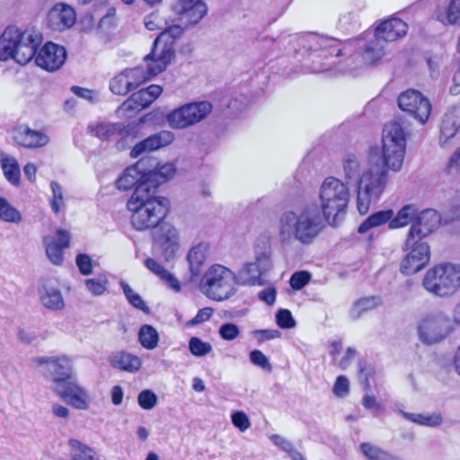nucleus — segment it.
<instances>
[{"mask_svg":"<svg viewBox=\"0 0 460 460\" xmlns=\"http://www.w3.org/2000/svg\"><path fill=\"white\" fill-rule=\"evenodd\" d=\"M137 401L142 409L150 410L155 407L157 397L153 391L146 389L139 393Z\"/></svg>","mask_w":460,"mask_h":460,"instance_id":"nucleus-52","label":"nucleus"},{"mask_svg":"<svg viewBox=\"0 0 460 460\" xmlns=\"http://www.w3.org/2000/svg\"><path fill=\"white\" fill-rule=\"evenodd\" d=\"M218 333L225 341H234L240 335V330L235 323H226L220 326Z\"/></svg>","mask_w":460,"mask_h":460,"instance_id":"nucleus-53","label":"nucleus"},{"mask_svg":"<svg viewBox=\"0 0 460 460\" xmlns=\"http://www.w3.org/2000/svg\"><path fill=\"white\" fill-rule=\"evenodd\" d=\"M58 240H50L44 238L46 243V255L51 263L60 265L64 261V250L70 245V234L64 229L56 231Z\"/></svg>","mask_w":460,"mask_h":460,"instance_id":"nucleus-25","label":"nucleus"},{"mask_svg":"<svg viewBox=\"0 0 460 460\" xmlns=\"http://www.w3.org/2000/svg\"><path fill=\"white\" fill-rule=\"evenodd\" d=\"M163 93V87L158 84H150L133 93L119 108L123 114L137 113L149 107Z\"/></svg>","mask_w":460,"mask_h":460,"instance_id":"nucleus-16","label":"nucleus"},{"mask_svg":"<svg viewBox=\"0 0 460 460\" xmlns=\"http://www.w3.org/2000/svg\"><path fill=\"white\" fill-rule=\"evenodd\" d=\"M356 354H357V351L355 349L350 348V347L347 348L344 356L339 362L340 368L342 370L347 369L349 367V366L350 365L351 361L356 357Z\"/></svg>","mask_w":460,"mask_h":460,"instance_id":"nucleus-63","label":"nucleus"},{"mask_svg":"<svg viewBox=\"0 0 460 460\" xmlns=\"http://www.w3.org/2000/svg\"><path fill=\"white\" fill-rule=\"evenodd\" d=\"M384 56V50L376 44H367L364 49V59L367 64L373 65L379 61Z\"/></svg>","mask_w":460,"mask_h":460,"instance_id":"nucleus-49","label":"nucleus"},{"mask_svg":"<svg viewBox=\"0 0 460 460\" xmlns=\"http://www.w3.org/2000/svg\"><path fill=\"white\" fill-rule=\"evenodd\" d=\"M438 223V218L434 211H423L412 221L406 238L410 241L425 242L424 239L436 230Z\"/></svg>","mask_w":460,"mask_h":460,"instance_id":"nucleus-20","label":"nucleus"},{"mask_svg":"<svg viewBox=\"0 0 460 460\" xmlns=\"http://www.w3.org/2000/svg\"><path fill=\"white\" fill-rule=\"evenodd\" d=\"M111 365L120 370L134 373L140 369L142 366L141 359L131 353L119 351L111 358Z\"/></svg>","mask_w":460,"mask_h":460,"instance_id":"nucleus-31","label":"nucleus"},{"mask_svg":"<svg viewBox=\"0 0 460 460\" xmlns=\"http://www.w3.org/2000/svg\"><path fill=\"white\" fill-rule=\"evenodd\" d=\"M122 289L126 298L132 306L143 311L147 309L141 296L138 294L135 293L128 284L123 283Z\"/></svg>","mask_w":460,"mask_h":460,"instance_id":"nucleus-50","label":"nucleus"},{"mask_svg":"<svg viewBox=\"0 0 460 460\" xmlns=\"http://www.w3.org/2000/svg\"><path fill=\"white\" fill-rule=\"evenodd\" d=\"M57 394L72 407L86 410L89 407V394L75 377L58 385Z\"/></svg>","mask_w":460,"mask_h":460,"instance_id":"nucleus-19","label":"nucleus"},{"mask_svg":"<svg viewBox=\"0 0 460 460\" xmlns=\"http://www.w3.org/2000/svg\"><path fill=\"white\" fill-rule=\"evenodd\" d=\"M160 337L155 327L150 324H144L138 331V341L143 348L148 350L155 349Z\"/></svg>","mask_w":460,"mask_h":460,"instance_id":"nucleus-37","label":"nucleus"},{"mask_svg":"<svg viewBox=\"0 0 460 460\" xmlns=\"http://www.w3.org/2000/svg\"><path fill=\"white\" fill-rule=\"evenodd\" d=\"M459 123L455 120L452 113L444 116L440 126V143L446 145L447 140L455 137L459 128Z\"/></svg>","mask_w":460,"mask_h":460,"instance_id":"nucleus-40","label":"nucleus"},{"mask_svg":"<svg viewBox=\"0 0 460 460\" xmlns=\"http://www.w3.org/2000/svg\"><path fill=\"white\" fill-rule=\"evenodd\" d=\"M175 173L176 168L174 164H157L154 170L145 172V178L140 186L157 192L160 185L172 179Z\"/></svg>","mask_w":460,"mask_h":460,"instance_id":"nucleus-24","label":"nucleus"},{"mask_svg":"<svg viewBox=\"0 0 460 460\" xmlns=\"http://www.w3.org/2000/svg\"><path fill=\"white\" fill-rule=\"evenodd\" d=\"M50 188L52 190V197L49 199V205L52 212L58 215L65 207L62 187L58 182L53 181L50 182Z\"/></svg>","mask_w":460,"mask_h":460,"instance_id":"nucleus-44","label":"nucleus"},{"mask_svg":"<svg viewBox=\"0 0 460 460\" xmlns=\"http://www.w3.org/2000/svg\"><path fill=\"white\" fill-rule=\"evenodd\" d=\"M211 111L212 104L209 102H190L170 111L166 120L171 128L182 129L201 121Z\"/></svg>","mask_w":460,"mask_h":460,"instance_id":"nucleus-11","label":"nucleus"},{"mask_svg":"<svg viewBox=\"0 0 460 460\" xmlns=\"http://www.w3.org/2000/svg\"><path fill=\"white\" fill-rule=\"evenodd\" d=\"M319 198L325 220L335 224L339 217L346 213L349 201V187L335 177H327L321 186Z\"/></svg>","mask_w":460,"mask_h":460,"instance_id":"nucleus-5","label":"nucleus"},{"mask_svg":"<svg viewBox=\"0 0 460 460\" xmlns=\"http://www.w3.org/2000/svg\"><path fill=\"white\" fill-rule=\"evenodd\" d=\"M270 440L272 443L279 447L281 450L287 452L289 456H291L294 453H296L297 450L294 447L293 444L289 442L288 440L285 439L279 435H272L270 437Z\"/></svg>","mask_w":460,"mask_h":460,"instance_id":"nucleus-61","label":"nucleus"},{"mask_svg":"<svg viewBox=\"0 0 460 460\" xmlns=\"http://www.w3.org/2000/svg\"><path fill=\"white\" fill-rule=\"evenodd\" d=\"M409 252L401 261L400 270L405 276L413 275L423 270L430 261V247L427 242H417L406 238L404 242Z\"/></svg>","mask_w":460,"mask_h":460,"instance_id":"nucleus-13","label":"nucleus"},{"mask_svg":"<svg viewBox=\"0 0 460 460\" xmlns=\"http://www.w3.org/2000/svg\"><path fill=\"white\" fill-rule=\"evenodd\" d=\"M332 393L339 398H342L349 393V382L345 376L341 375L337 376L332 387Z\"/></svg>","mask_w":460,"mask_h":460,"instance_id":"nucleus-54","label":"nucleus"},{"mask_svg":"<svg viewBox=\"0 0 460 460\" xmlns=\"http://www.w3.org/2000/svg\"><path fill=\"white\" fill-rule=\"evenodd\" d=\"M406 148V133L399 121L385 124L382 134V161L387 170L398 172L403 163Z\"/></svg>","mask_w":460,"mask_h":460,"instance_id":"nucleus-6","label":"nucleus"},{"mask_svg":"<svg viewBox=\"0 0 460 460\" xmlns=\"http://www.w3.org/2000/svg\"><path fill=\"white\" fill-rule=\"evenodd\" d=\"M358 161L354 155H348L343 160V169L347 179H351L358 172Z\"/></svg>","mask_w":460,"mask_h":460,"instance_id":"nucleus-57","label":"nucleus"},{"mask_svg":"<svg viewBox=\"0 0 460 460\" xmlns=\"http://www.w3.org/2000/svg\"><path fill=\"white\" fill-rule=\"evenodd\" d=\"M183 32L184 29L181 25H175L159 33L154 40L151 51L144 58L147 66L126 68L115 75L110 82L112 93L127 95L165 71L175 58L176 48Z\"/></svg>","mask_w":460,"mask_h":460,"instance_id":"nucleus-1","label":"nucleus"},{"mask_svg":"<svg viewBox=\"0 0 460 460\" xmlns=\"http://www.w3.org/2000/svg\"><path fill=\"white\" fill-rule=\"evenodd\" d=\"M399 108L413 117L420 124H425L431 112V103L428 98L414 89H408L398 96Z\"/></svg>","mask_w":460,"mask_h":460,"instance_id":"nucleus-14","label":"nucleus"},{"mask_svg":"<svg viewBox=\"0 0 460 460\" xmlns=\"http://www.w3.org/2000/svg\"><path fill=\"white\" fill-rule=\"evenodd\" d=\"M277 291L274 286H269L258 293V297L269 305H272L276 301Z\"/></svg>","mask_w":460,"mask_h":460,"instance_id":"nucleus-62","label":"nucleus"},{"mask_svg":"<svg viewBox=\"0 0 460 460\" xmlns=\"http://www.w3.org/2000/svg\"><path fill=\"white\" fill-rule=\"evenodd\" d=\"M42 36L32 31H23L8 26L0 39V60L13 58L19 64L25 65L32 58L36 60Z\"/></svg>","mask_w":460,"mask_h":460,"instance_id":"nucleus-3","label":"nucleus"},{"mask_svg":"<svg viewBox=\"0 0 460 460\" xmlns=\"http://www.w3.org/2000/svg\"><path fill=\"white\" fill-rule=\"evenodd\" d=\"M75 22V10L65 3L55 4L49 11L46 19L47 26L58 32L70 29Z\"/></svg>","mask_w":460,"mask_h":460,"instance_id":"nucleus-18","label":"nucleus"},{"mask_svg":"<svg viewBox=\"0 0 460 460\" xmlns=\"http://www.w3.org/2000/svg\"><path fill=\"white\" fill-rule=\"evenodd\" d=\"M422 286L438 296L454 295L460 288V266L452 263L434 265L425 273Z\"/></svg>","mask_w":460,"mask_h":460,"instance_id":"nucleus-7","label":"nucleus"},{"mask_svg":"<svg viewBox=\"0 0 460 460\" xmlns=\"http://www.w3.org/2000/svg\"><path fill=\"white\" fill-rule=\"evenodd\" d=\"M401 414L405 420L429 428L438 427L443 422V417L439 412H433L431 414L425 415L421 413H412L402 411Z\"/></svg>","mask_w":460,"mask_h":460,"instance_id":"nucleus-36","label":"nucleus"},{"mask_svg":"<svg viewBox=\"0 0 460 460\" xmlns=\"http://www.w3.org/2000/svg\"><path fill=\"white\" fill-rule=\"evenodd\" d=\"M382 299L378 296L360 297L354 302L351 308V315L355 319L359 318L363 314L377 309L382 305Z\"/></svg>","mask_w":460,"mask_h":460,"instance_id":"nucleus-35","label":"nucleus"},{"mask_svg":"<svg viewBox=\"0 0 460 460\" xmlns=\"http://www.w3.org/2000/svg\"><path fill=\"white\" fill-rule=\"evenodd\" d=\"M173 139L174 135L171 131L161 130L136 144L130 151V155L133 158H137L146 152H152L167 146Z\"/></svg>","mask_w":460,"mask_h":460,"instance_id":"nucleus-22","label":"nucleus"},{"mask_svg":"<svg viewBox=\"0 0 460 460\" xmlns=\"http://www.w3.org/2000/svg\"><path fill=\"white\" fill-rule=\"evenodd\" d=\"M276 323L281 329H291L296 326V321L288 309H279L278 311Z\"/></svg>","mask_w":460,"mask_h":460,"instance_id":"nucleus-51","label":"nucleus"},{"mask_svg":"<svg viewBox=\"0 0 460 460\" xmlns=\"http://www.w3.org/2000/svg\"><path fill=\"white\" fill-rule=\"evenodd\" d=\"M88 130L92 137L102 141H115L118 146H122L139 136L137 123L95 122L89 124Z\"/></svg>","mask_w":460,"mask_h":460,"instance_id":"nucleus-10","label":"nucleus"},{"mask_svg":"<svg viewBox=\"0 0 460 460\" xmlns=\"http://www.w3.org/2000/svg\"><path fill=\"white\" fill-rule=\"evenodd\" d=\"M175 11L184 17L187 23L195 24L207 13V6L202 0H178Z\"/></svg>","mask_w":460,"mask_h":460,"instance_id":"nucleus-26","label":"nucleus"},{"mask_svg":"<svg viewBox=\"0 0 460 460\" xmlns=\"http://www.w3.org/2000/svg\"><path fill=\"white\" fill-rule=\"evenodd\" d=\"M144 173L137 165L127 167L116 181V186L120 190H137L144 181Z\"/></svg>","mask_w":460,"mask_h":460,"instance_id":"nucleus-29","label":"nucleus"},{"mask_svg":"<svg viewBox=\"0 0 460 460\" xmlns=\"http://www.w3.org/2000/svg\"><path fill=\"white\" fill-rule=\"evenodd\" d=\"M312 275L307 270H299L293 273L289 279V285L294 290H300L311 280Z\"/></svg>","mask_w":460,"mask_h":460,"instance_id":"nucleus-48","label":"nucleus"},{"mask_svg":"<svg viewBox=\"0 0 460 460\" xmlns=\"http://www.w3.org/2000/svg\"><path fill=\"white\" fill-rule=\"evenodd\" d=\"M0 166L6 181L13 186L21 184V169L17 159L9 155L2 154Z\"/></svg>","mask_w":460,"mask_h":460,"instance_id":"nucleus-30","label":"nucleus"},{"mask_svg":"<svg viewBox=\"0 0 460 460\" xmlns=\"http://www.w3.org/2000/svg\"><path fill=\"white\" fill-rule=\"evenodd\" d=\"M34 362L38 366L51 365L52 381L57 386L74 377L73 364L66 356L39 357Z\"/></svg>","mask_w":460,"mask_h":460,"instance_id":"nucleus-21","label":"nucleus"},{"mask_svg":"<svg viewBox=\"0 0 460 460\" xmlns=\"http://www.w3.org/2000/svg\"><path fill=\"white\" fill-rule=\"evenodd\" d=\"M145 266L155 275L159 277L174 291H180L181 284L179 280L169 272L162 264L153 258H146L144 262Z\"/></svg>","mask_w":460,"mask_h":460,"instance_id":"nucleus-34","label":"nucleus"},{"mask_svg":"<svg viewBox=\"0 0 460 460\" xmlns=\"http://www.w3.org/2000/svg\"><path fill=\"white\" fill-rule=\"evenodd\" d=\"M208 250V245L203 243H199L190 250L187 259L192 270H199V267L204 263Z\"/></svg>","mask_w":460,"mask_h":460,"instance_id":"nucleus-41","label":"nucleus"},{"mask_svg":"<svg viewBox=\"0 0 460 460\" xmlns=\"http://www.w3.org/2000/svg\"><path fill=\"white\" fill-rule=\"evenodd\" d=\"M417 209L413 205L403 206L390 221V229H396L406 226L410 222L412 223L416 217Z\"/></svg>","mask_w":460,"mask_h":460,"instance_id":"nucleus-38","label":"nucleus"},{"mask_svg":"<svg viewBox=\"0 0 460 460\" xmlns=\"http://www.w3.org/2000/svg\"><path fill=\"white\" fill-rule=\"evenodd\" d=\"M76 265L82 275L87 276L93 271L92 259L89 255L80 253L75 258Z\"/></svg>","mask_w":460,"mask_h":460,"instance_id":"nucleus-58","label":"nucleus"},{"mask_svg":"<svg viewBox=\"0 0 460 460\" xmlns=\"http://www.w3.org/2000/svg\"><path fill=\"white\" fill-rule=\"evenodd\" d=\"M214 313V310L210 306L203 307L199 309L197 314L186 323L187 327H193L195 325L203 323L210 319Z\"/></svg>","mask_w":460,"mask_h":460,"instance_id":"nucleus-56","label":"nucleus"},{"mask_svg":"<svg viewBox=\"0 0 460 460\" xmlns=\"http://www.w3.org/2000/svg\"><path fill=\"white\" fill-rule=\"evenodd\" d=\"M170 208L167 198L142 186L134 190L127 201L130 224L135 230L141 232L157 228L167 217Z\"/></svg>","mask_w":460,"mask_h":460,"instance_id":"nucleus-2","label":"nucleus"},{"mask_svg":"<svg viewBox=\"0 0 460 460\" xmlns=\"http://www.w3.org/2000/svg\"><path fill=\"white\" fill-rule=\"evenodd\" d=\"M323 229L321 217L314 208H306L299 214L285 212L280 217V234L290 232L295 240L304 245L311 244Z\"/></svg>","mask_w":460,"mask_h":460,"instance_id":"nucleus-4","label":"nucleus"},{"mask_svg":"<svg viewBox=\"0 0 460 460\" xmlns=\"http://www.w3.org/2000/svg\"><path fill=\"white\" fill-rule=\"evenodd\" d=\"M250 361L264 370L271 371L272 367L269 358L259 349H253L250 352Z\"/></svg>","mask_w":460,"mask_h":460,"instance_id":"nucleus-55","label":"nucleus"},{"mask_svg":"<svg viewBox=\"0 0 460 460\" xmlns=\"http://www.w3.org/2000/svg\"><path fill=\"white\" fill-rule=\"evenodd\" d=\"M359 449L362 455L367 460H401L392 456L389 453L383 450L381 447L372 445L368 442H363L359 445Z\"/></svg>","mask_w":460,"mask_h":460,"instance_id":"nucleus-39","label":"nucleus"},{"mask_svg":"<svg viewBox=\"0 0 460 460\" xmlns=\"http://www.w3.org/2000/svg\"><path fill=\"white\" fill-rule=\"evenodd\" d=\"M235 275L228 268L215 264L209 267L199 281L204 296L214 301H223L234 293Z\"/></svg>","mask_w":460,"mask_h":460,"instance_id":"nucleus-8","label":"nucleus"},{"mask_svg":"<svg viewBox=\"0 0 460 460\" xmlns=\"http://www.w3.org/2000/svg\"><path fill=\"white\" fill-rule=\"evenodd\" d=\"M233 425L240 431L243 432L251 426L247 415L243 411H235L231 416Z\"/></svg>","mask_w":460,"mask_h":460,"instance_id":"nucleus-59","label":"nucleus"},{"mask_svg":"<svg viewBox=\"0 0 460 460\" xmlns=\"http://www.w3.org/2000/svg\"><path fill=\"white\" fill-rule=\"evenodd\" d=\"M12 139L15 146L28 150L40 149L49 143L46 128L33 129L26 123L17 124L12 128Z\"/></svg>","mask_w":460,"mask_h":460,"instance_id":"nucleus-15","label":"nucleus"},{"mask_svg":"<svg viewBox=\"0 0 460 460\" xmlns=\"http://www.w3.org/2000/svg\"><path fill=\"white\" fill-rule=\"evenodd\" d=\"M358 367L361 384L366 391H369L371 388L370 382L376 376V368L364 358L358 360Z\"/></svg>","mask_w":460,"mask_h":460,"instance_id":"nucleus-42","label":"nucleus"},{"mask_svg":"<svg viewBox=\"0 0 460 460\" xmlns=\"http://www.w3.org/2000/svg\"><path fill=\"white\" fill-rule=\"evenodd\" d=\"M70 460H101L96 450L76 438L68 439Z\"/></svg>","mask_w":460,"mask_h":460,"instance_id":"nucleus-33","label":"nucleus"},{"mask_svg":"<svg viewBox=\"0 0 460 460\" xmlns=\"http://www.w3.org/2000/svg\"><path fill=\"white\" fill-rule=\"evenodd\" d=\"M0 219L8 223L22 221L21 213L3 197H0Z\"/></svg>","mask_w":460,"mask_h":460,"instance_id":"nucleus-43","label":"nucleus"},{"mask_svg":"<svg viewBox=\"0 0 460 460\" xmlns=\"http://www.w3.org/2000/svg\"><path fill=\"white\" fill-rule=\"evenodd\" d=\"M144 23L146 28L148 31H158L163 30L160 33H162L164 30L170 28V26L164 28L166 25L164 19L160 15L158 12H153L146 15L144 19ZM172 25H171L172 27Z\"/></svg>","mask_w":460,"mask_h":460,"instance_id":"nucleus-47","label":"nucleus"},{"mask_svg":"<svg viewBox=\"0 0 460 460\" xmlns=\"http://www.w3.org/2000/svg\"><path fill=\"white\" fill-rule=\"evenodd\" d=\"M453 331L450 318L442 313L424 315L418 325L420 340L428 345L438 343Z\"/></svg>","mask_w":460,"mask_h":460,"instance_id":"nucleus-12","label":"nucleus"},{"mask_svg":"<svg viewBox=\"0 0 460 460\" xmlns=\"http://www.w3.org/2000/svg\"><path fill=\"white\" fill-rule=\"evenodd\" d=\"M362 405L367 409H376V410H382V404L377 402L376 400V397L374 395L366 394L362 398Z\"/></svg>","mask_w":460,"mask_h":460,"instance_id":"nucleus-64","label":"nucleus"},{"mask_svg":"<svg viewBox=\"0 0 460 460\" xmlns=\"http://www.w3.org/2000/svg\"><path fill=\"white\" fill-rule=\"evenodd\" d=\"M394 217L393 209H385L375 212L368 216L358 227V234H365L372 228L378 227L388 224L390 228V221Z\"/></svg>","mask_w":460,"mask_h":460,"instance_id":"nucleus-32","label":"nucleus"},{"mask_svg":"<svg viewBox=\"0 0 460 460\" xmlns=\"http://www.w3.org/2000/svg\"><path fill=\"white\" fill-rule=\"evenodd\" d=\"M66 60V49L52 41H48L39 49L35 64L43 70L54 72L58 70Z\"/></svg>","mask_w":460,"mask_h":460,"instance_id":"nucleus-17","label":"nucleus"},{"mask_svg":"<svg viewBox=\"0 0 460 460\" xmlns=\"http://www.w3.org/2000/svg\"><path fill=\"white\" fill-rule=\"evenodd\" d=\"M189 349L190 353L196 357H203L212 351L210 343L203 341L199 337H191L189 341Z\"/></svg>","mask_w":460,"mask_h":460,"instance_id":"nucleus-46","label":"nucleus"},{"mask_svg":"<svg viewBox=\"0 0 460 460\" xmlns=\"http://www.w3.org/2000/svg\"><path fill=\"white\" fill-rule=\"evenodd\" d=\"M386 183L387 174L385 171L374 172L370 169L360 176L357 195V208L360 215L368 213L371 202L379 199Z\"/></svg>","mask_w":460,"mask_h":460,"instance_id":"nucleus-9","label":"nucleus"},{"mask_svg":"<svg viewBox=\"0 0 460 460\" xmlns=\"http://www.w3.org/2000/svg\"><path fill=\"white\" fill-rule=\"evenodd\" d=\"M253 335L257 339L258 343H263L267 341L279 338L281 333L278 330L262 329L254 331Z\"/></svg>","mask_w":460,"mask_h":460,"instance_id":"nucleus-60","label":"nucleus"},{"mask_svg":"<svg viewBox=\"0 0 460 460\" xmlns=\"http://www.w3.org/2000/svg\"><path fill=\"white\" fill-rule=\"evenodd\" d=\"M408 24L400 18L391 17L381 22L375 30V37L387 42H393L404 37Z\"/></svg>","mask_w":460,"mask_h":460,"instance_id":"nucleus-23","label":"nucleus"},{"mask_svg":"<svg viewBox=\"0 0 460 460\" xmlns=\"http://www.w3.org/2000/svg\"><path fill=\"white\" fill-rule=\"evenodd\" d=\"M39 296L41 304L50 311H60L65 307L61 291L57 288L43 284L39 288Z\"/></svg>","mask_w":460,"mask_h":460,"instance_id":"nucleus-28","label":"nucleus"},{"mask_svg":"<svg viewBox=\"0 0 460 460\" xmlns=\"http://www.w3.org/2000/svg\"><path fill=\"white\" fill-rule=\"evenodd\" d=\"M108 284L109 280L104 274L85 279V286L93 296L102 295L106 291Z\"/></svg>","mask_w":460,"mask_h":460,"instance_id":"nucleus-45","label":"nucleus"},{"mask_svg":"<svg viewBox=\"0 0 460 460\" xmlns=\"http://www.w3.org/2000/svg\"><path fill=\"white\" fill-rule=\"evenodd\" d=\"M433 18L445 26L460 24V0H450L448 4L438 3L433 11Z\"/></svg>","mask_w":460,"mask_h":460,"instance_id":"nucleus-27","label":"nucleus"}]
</instances>
